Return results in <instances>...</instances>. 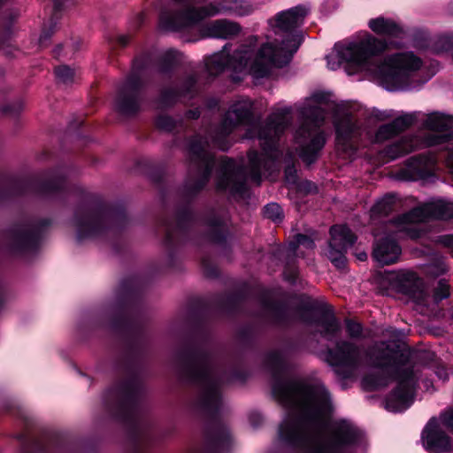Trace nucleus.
I'll return each instance as SVG.
<instances>
[{"label": "nucleus", "instance_id": "22", "mask_svg": "<svg viewBox=\"0 0 453 453\" xmlns=\"http://www.w3.org/2000/svg\"><path fill=\"white\" fill-rule=\"evenodd\" d=\"M369 28L377 35L399 37L403 33L399 25L392 19L383 16L371 19L368 21Z\"/></svg>", "mask_w": 453, "mask_h": 453}, {"label": "nucleus", "instance_id": "24", "mask_svg": "<svg viewBox=\"0 0 453 453\" xmlns=\"http://www.w3.org/2000/svg\"><path fill=\"white\" fill-rule=\"evenodd\" d=\"M319 326L321 327V334L327 340L335 337L340 330V324L334 317H326L323 319Z\"/></svg>", "mask_w": 453, "mask_h": 453}, {"label": "nucleus", "instance_id": "31", "mask_svg": "<svg viewBox=\"0 0 453 453\" xmlns=\"http://www.w3.org/2000/svg\"><path fill=\"white\" fill-rule=\"evenodd\" d=\"M449 296V285L445 281L440 280L438 283V287L434 292V299L436 301L441 300V299L448 297Z\"/></svg>", "mask_w": 453, "mask_h": 453}, {"label": "nucleus", "instance_id": "34", "mask_svg": "<svg viewBox=\"0 0 453 453\" xmlns=\"http://www.w3.org/2000/svg\"><path fill=\"white\" fill-rule=\"evenodd\" d=\"M366 384H369L372 388H379L381 387H385L388 384V379L386 378H380V379H372V378H365V380Z\"/></svg>", "mask_w": 453, "mask_h": 453}, {"label": "nucleus", "instance_id": "16", "mask_svg": "<svg viewBox=\"0 0 453 453\" xmlns=\"http://www.w3.org/2000/svg\"><path fill=\"white\" fill-rule=\"evenodd\" d=\"M140 81L129 78L120 88L115 101V108L124 115L135 113L140 108Z\"/></svg>", "mask_w": 453, "mask_h": 453}, {"label": "nucleus", "instance_id": "8", "mask_svg": "<svg viewBox=\"0 0 453 453\" xmlns=\"http://www.w3.org/2000/svg\"><path fill=\"white\" fill-rule=\"evenodd\" d=\"M422 125L434 134L424 138L419 135H404L386 149V156L395 159L414 150L441 144L453 139V115L433 111L426 115Z\"/></svg>", "mask_w": 453, "mask_h": 453}, {"label": "nucleus", "instance_id": "27", "mask_svg": "<svg viewBox=\"0 0 453 453\" xmlns=\"http://www.w3.org/2000/svg\"><path fill=\"white\" fill-rule=\"evenodd\" d=\"M301 247L312 250L314 248V242L311 238L307 237L306 235L298 234L296 236V242L291 243L289 245V251L294 253Z\"/></svg>", "mask_w": 453, "mask_h": 453}, {"label": "nucleus", "instance_id": "17", "mask_svg": "<svg viewBox=\"0 0 453 453\" xmlns=\"http://www.w3.org/2000/svg\"><path fill=\"white\" fill-rule=\"evenodd\" d=\"M189 153L191 160L201 169V178L196 188H201L208 181L214 160L207 150V142L202 140H195L190 143Z\"/></svg>", "mask_w": 453, "mask_h": 453}, {"label": "nucleus", "instance_id": "42", "mask_svg": "<svg viewBox=\"0 0 453 453\" xmlns=\"http://www.w3.org/2000/svg\"><path fill=\"white\" fill-rule=\"evenodd\" d=\"M446 270V266L444 264L441 263L439 265V271L438 273H443Z\"/></svg>", "mask_w": 453, "mask_h": 453}, {"label": "nucleus", "instance_id": "21", "mask_svg": "<svg viewBox=\"0 0 453 453\" xmlns=\"http://www.w3.org/2000/svg\"><path fill=\"white\" fill-rule=\"evenodd\" d=\"M400 253V247L395 241L387 236L377 240L372 255L380 265H389L397 261Z\"/></svg>", "mask_w": 453, "mask_h": 453}, {"label": "nucleus", "instance_id": "38", "mask_svg": "<svg viewBox=\"0 0 453 453\" xmlns=\"http://www.w3.org/2000/svg\"><path fill=\"white\" fill-rule=\"evenodd\" d=\"M357 257L360 261H365L367 258V254L365 252H358L356 254Z\"/></svg>", "mask_w": 453, "mask_h": 453}, {"label": "nucleus", "instance_id": "15", "mask_svg": "<svg viewBox=\"0 0 453 453\" xmlns=\"http://www.w3.org/2000/svg\"><path fill=\"white\" fill-rule=\"evenodd\" d=\"M393 284L400 292L410 296L415 303L427 305L429 298L422 280L413 272L402 271L392 277Z\"/></svg>", "mask_w": 453, "mask_h": 453}, {"label": "nucleus", "instance_id": "6", "mask_svg": "<svg viewBox=\"0 0 453 453\" xmlns=\"http://www.w3.org/2000/svg\"><path fill=\"white\" fill-rule=\"evenodd\" d=\"M330 108L329 96L324 92L313 93L299 107L304 122L296 130L295 140L300 149V157L307 164L315 161L326 143V134L320 127L325 120V112Z\"/></svg>", "mask_w": 453, "mask_h": 453}, {"label": "nucleus", "instance_id": "9", "mask_svg": "<svg viewBox=\"0 0 453 453\" xmlns=\"http://www.w3.org/2000/svg\"><path fill=\"white\" fill-rule=\"evenodd\" d=\"M252 6L244 0H222L219 4H210L203 7H188L177 13L164 12L160 16V26L165 30L177 31L192 25L204 18L218 14L248 15Z\"/></svg>", "mask_w": 453, "mask_h": 453}, {"label": "nucleus", "instance_id": "10", "mask_svg": "<svg viewBox=\"0 0 453 453\" xmlns=\"http://www.w3.org/2000/svg\"><path fill=\"white\" fill-rule=\"evenodd\" d=\"M453 218V202L432 199L387 225V230L415 239L420 235L418 224L431 219Z\"/></svg>", "mask_w": 453, "mask_h": 453}, {"label": "nucleus", "instance_id": "25", "mask_svg": "<svg viewBox=\"0 0 453 453\" xmlns=\"http://www.w3.org/2000/svg\"><path fill=\"white\" fill-rule=\"evenodd\" d=\"M417 120V113H404L398 117H394L393 121L391 122L394 128L397 131V133L404 130L405 128L411 126Z\"/></svg>", "mask_w": 453, "mask_h": 453}, {"label": "nucleus", "instance_id": "39", "mask_svg": "<svg viewBox=\"0 0 453 453\" xmlns=\"http://www.w3.org/2000/svg\"><path fill=\"white\" fill-rule=\"evenodd\" d=\"M18 238H19V241H20L22 243H27V242L28 240V236L26 234H20Z\"/></svg>", "mask_w": 453, "mask_h": 453}, {"label": "nucleus", "instance_id": "4", "mask_svg": "<svg viewBox=\"0 0 453 453\" xmlns=\"http://www.w3.org/2000/svg\"><path fill=\"white\" fill-rule=\"evenodd\" d=\"M390 44L367 33L352 41L339 42L326 57L327 67L336 70L343 65L349 75L365 73L388 91L414 89L430 80L433 74L424 76V60L411 50L388 55L380 64L375 63L373 58Z\"/></svg>", "mask_w": 453, "mask_h": 453}, {"label": "nucleus", "instance_id": "26", "mask_svg": "<svg viewBox=\"0 0 453 453\" xmlns=\"http://www.w3.org/2000/svg\"><path fill=\"white\" fill-rule=\"evenodd\" d=\"M397 134V131L394 128L390 122L388 124L380 126L376 131L374 136L372 138V141L373 142H382L394 137Z\"/></svg>", "mask_w": 453, "mask_h": 453}, {"label": "nucleus", "instance_id": "18", "mask_svg": "<svg viewBox=\"0 0 453 453\" xmlns=\"http://www.w3.org/2000/svg\"><path fill=\"white\" fill-rule=\"evenodd\" d=\"M104 217L96 211H78L74 218L77 237L82 240L96 235L103 226Z\"/></svg>", "mask_w": 453, "mask_h": 453}, {"label": "nucleus", "instance_id": "37", "mask_svg": "<svg viewBox=\"0 0 453 453\" xmlns=\"http://www.w3.org/2000/svg\"><path fill=\"white\" fill-rule=\"evenodd\" d=\"M447 164L453 173V150L449 154V157L447 158Z\"/></svg>", "mask_w": 453, "mask_h": 453}, {"label": "nucleus", "instance_id": "23", "mask_svg": "<svg viewBox=\"0 0 453 453\" xmlns=\"http://www.w3.org/2000/svg\"><path fill=\"white\" fill-rule=\"evenodd\" d=\"M395 203V196H385L380 199L371 209V219L375 220L380 217L387 216L394 209Z\"/></svg>", "mask_w": 453, "mask_h": 453}, {"label": "nucleus", "instance_id": "7", "mask_svg": "<svg viewBox=\"0 0 453 453\" xmlns=\"http://www.w3.org/2000/svg\"><path fill=\"white\" fill-rule=\"evenodd\" d=\"M365 117L371 121H385L394 118V111L373 109L368 112L357 103H342L335 106L336 143L342 150H353L363 134H368L360 125L361 119Z\"/></svg>", "mask_w": 453, "mask_h": 453}, {"label": "nucleus", "instance_id": "29", "mask_svg": "<svg viewBox=\"0 0 453 453\" xmlns=\"http://www.w3.org/2000/svg\"><path fill=\"white\" fill-rule=\"evenodd\" d=\"M264 214L266 218L273 221L280 220L282 216V210L278 203H268L264 209Z\"/></svg>", "mask_w": 453, "mask_h": 453}, {"label": "nucleus", "instance_id": "28", "mask_svg": "<svg viewBox=\"0 0 453 453\" xmlns=\"http://www.w3.org/2000/svg\"><path fill=\"white\" fill-rule=\"evenodd\" d=\"M55 73L57 78L63 83L71 82L75 76V72L67 65L57 67Z\"/></svg>", "mask_w": 453, "mask_h": 453}, {"label": "nucleus", "instance_id": "5", "mask_svg": "<svg viewBox=\"0 0 453 453\" xmlns=\"http://www.w3.org/2000/svg\"><path fill=\"white\" fill-rule=\"evenodd\" d=\"M398 352L384 342L376 345L370 352L372 365L384 369L393 375L395 388L385 400V408L391 412H401L413 403L416 379L412 369L400 365Z\"/></svg>", "mask_w": 453, "mask_h": 453}, {"label": "nucleus", "instance_id": "2", "mask_svg": "<svg viewBox=\"0 0 453 453\" xmlns=\"http://www.w3.org/2000/svg\"><path fill=\"white\" fill-rule=\"evenodd\" d=\"M307 12L303 6L280 12L270 20L266 42L259 43L257 38H250L231 55L224 47L207 59L208 73L217 75L229 70L234 81L246 75L257 79L269 75L274 67L288 64L302 42L295 29L303 23Z\"/></svg>", "mask_w": 453, "mask_h": 453}, {"label": "nucleus", "instance_id": "43", "mask_svg": "<svg viewBox=\"0 0 453 453\" xmlns=\"http://www.w3.org/2000/svg\"><path fill=\"white\" fill-rule=\"evenodd\" d=\"M285 277H286L288 280H291V281L295 280V275H294V274H293V275H291V276H288V275H287V273H286V274H285Z\"/></svg>", "mask_w": 453, "mask_h": 453}, {"label": "nucleus", "instance_id": "20", "mask_svg": "<svg viewBox=\"0 0 453 453\" xmlns=\"http://www.w3.org/2000/svg\"><path fill=\"white\" fill-rule=\"evenodd\" d=\"M241 31L240 26L227 19H218L203 25L201 33L203 37L228 39L237 35Z\"/></svg>", "mask_w": 453, "mask_h": 453}, {"label": "nucleus", "instance_id": "11", "mask_svg": "<svg viewBox=\"0 0 453 453\" xmlns=\"http://www.w3.org/2000/svg\"><path fill=\"white\" fill-rule=\"evenodd\" d=\"M188 377L197 384L199 392L195 402V407L202 411L212 412L221 403L219 385L214 379L210 367L204 361L192 364L188 371Z\"/></svg>", "mask_w": 453, "mask_h": 453}, {"label": "nucleus", "instance_id": "46", "mask_svg": "<svg viewBox=\"0 0 453 453\" xmlns=\"http://www.w3.org/2000/svg\"><path fill=\"white\" fill-rule=\"evenodd\" d=\"M3 2V0H0V4Z\"/></svg>", "mask_w": 453, "mask_h": 453}, {"label": "nucleus", "instance_id": "12", "mask_svg": "<svg viewBox=\"0 0 453 453\" xmlns=\"http://www.w3.org/2000/svg\"><path fill=\"white\" fill-rule=\"evenodd\" d=\"M448 427L453 432V410L442 412L439 418H431L421 434L423 447L430 453L453 450V441L444 431Z\"/></svg>", "mask_w": 453, "mask_h": 453}, {"label": "nucleus", "instance_id": "36", "mask_svg": "<svg viewBox=\"0 0 453 453\" xmlns=\"http://www.w3.org/2000/svg\"><path fill=\"white\" fill-rule=\"evenodd\" d=\"M384 335L393 339H399L403 336V333L395 328L388 327L385 330Z\"/></svg>", "mask_w": 453, "mask_h": 453}, {"label": "nucleus", "instance_id": "32", "mask_svg": "<svg viewBox=\"0 0 453 453\" xmlns=\"http://www.w3.org/2000/svg\"><path fill=\"white\" fill-rule=\"evenodd\" d=\"M347 332L350 337H354V338L359 337L362 333L361 325L357 322L348 321L347 322Z\"/></svg>", "mask_w": 453, "mask_h": 453}, {"label": "nucleus", "instance_id": "35", "mask_svg": "<svg viewBox=\"0 0 453 453\" xmlns=\"http://www.w3.org/2000/svg\"><path fill=\"white\" fill-rule=\"evenodd\" d=\"M438 241L444 247L449 248L453 253V234L440 236Z\"/></svg>", "mask_w": 453, "mask_h": 453}, {"label": "nucleus", "instance_id": "41", "mask_svg": "<svg viewBox=\"0 0 453 453\" xmlns=\"http://www.w3.org/2000/svg\"><path fill=\"white\" fill-rule=\"evenodd\" d=\"M50 36V35L46 32H43L40 37V42L42 43V42L47 39Z\"/></svg>", "mask_w": 453, "mask_h": 453}, {"label": "nucleus", "instance_id": "44", "mask_svg": "<svg viewBox=\"0 0 453 453\" xmlns=\"http://www.w3.org/2000/svg\"><path fill=\"white\" fill-rule=\"evenodd\" d=\"M3 302V296L2 293H0V303Z\"/></svg>", "mask_w": 453, "mask_h": 453}, {"label": "nucleus", "instance_id": "45", "mask_svg": "<svg viewBox=\"0 0 453 453\" xmlns=\"http://www.w3.org/2000/svg\"><path fill=\"white\" fill-rule=\"evenodd\" d=\"M290 172H291V169H290V168L287 169V173H290Z\"/></svg>", "mask_w": 453, "mask_h": 453}, {"label": "nucleus", "instance_id": "19", "mask_svg": "<svg viewBox=\"0 0 453 453\" xmlns=\"http://www.w3.org/2000/svg\"><path fill=\"white\" fill-rule=\"evenodd\" d=\"M435 160L432 157L419 156L411 158L407 166L402 170L401 177L407 180H426L434 171Z\"/></svg>", "mask_w": 453, "mask_h": 453}, {"label": "nucleus", "instance_id": "14", "mask_svg": "<svg viewBox=\"0 0 453 453\" xmlns=\"http://www.w3.org/2000/svg\"><path fill=\"white\" fill-rule=\"evenodd\" d=\"M330 234L331 240L326 256L337 268H343L346 264V250L354 244L356 237L345 226H332Z\"/></svg>", "mask_w": 453, "mask_h": 453}, {"label": "nucleus", "instance_id": "1", "mask_svg": "<svg viewBox=\"0 0 453 453\" xmlns=\"http://www.w3.org/2000/svg\"><path fill=\"white\" fill-rule=\"evenodd\" d=\"M273 395L288 413L278 442L298 453H365V434L351 421H331L333 403L319 380H277Z\"/></svg>", "mask_w": 453, "mask_h": 453}, {"label": "nucleus", "instance_id": "40", "mask_svg": "<svg viewBox=\"0 0 453 453\" xmlns=\"http://www.w3.org/2000/svg\"><path fill=\"white\" fill-rule=\"evenodd\" d=\"M128 397H129L128 392H121V399L123 402H126Z\"/></svg>", "mask_w": 453, "mask_h": 453}, {"label": "nucleus", "instance_id": "13", "mask_svg": "<svg viewBox=\"0 0 453 453\" xmlns=\"http://www.w3.org/2000/svg\"><path fill=\"white\" fill-rule=\"evenodd\" d=\"M327 360L338 375L350 378L361 367V349L352 343L342 342L328 352Z\"/></svg>", "mask_w": 453, "mask_h": 453}, {"label": "nucleus", "instance_id": "33", "mask_svg": "<svg viewBox=\"0 0 453 453\" xmlns=\"http://www.w3.org/2000/svg\"><path fill=\"white\" fill-rule=\"evenodd\" d=\"M157 126L164 130H171L174 124L173 120L168 116H160L157 119Z\"/></svg>", "mask_w": 453, "mask_h": 453}, {"label": "nucleus", "instance_id": "3", "mask_svg": "<svg viewBox=\"0 0 453 453\" xmlns=\"http://www.w3.org/2000/svg\"><path fill=\"white\" fill-rule=\"evenodd\" d=\"M253 104L249 99H242L234 103L226 111L220 125L219 134L213 138V142L220 150H226V145L221 143V137L230 134L238 125H245L248 139L257 138L263 152H250L246 168L237 165L231 159L221 160L222 176L218 181L219 189H228L232 193L240 192L244 185L246 175L257 183L260 182L262 175L273 170L279 157L278 140L292 121L291 108L284 106L276 109L263 126L252 121Z\"/></svg>", "mask_w": 453, "mask_h": 453}, {"label": "nucleus", "instance_id": "30", "mask_svg": "<svg viewBox=\"0 0 453 453\" xmlns=\"http://www.w3.org/2000/svg\"><path fill=\"white\" fill-rule=\"evenodd\" d=\"M176 94L173 90L166 89L162 91L160 97L157 101L158 108H164L175 101Z\"/></svg>", "mask_w": 453, "mask_h": 453}]
</instances>
